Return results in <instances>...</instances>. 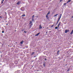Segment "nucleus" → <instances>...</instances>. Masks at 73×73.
I'll return each mask as SVG.
<instances>
[{"instance_id":"c9c22d12","label":"nucleus","mask_w":73,"mask_h":73,"mask_svg":"<svg viewBox=\"0 0 73 73\" xmlns=\"http://www.w3.org/2000/svg\"><path fill=\"white\" fill-rule=\"evenodd\" d=\"M24 31V30H22V31Z\"/></svg>"},{"instance_id":"0eeeda50","label":"nucleus","mask_w":73,"mask_h":73,"mask_svg":"<svg viewBox=\"0 0 73 73\" xmlns=\"http://www.w3.org/2000/svg\"><path fill=\"white\" fill-rule=\"evenodd\" d=\"M57 15H58V14H56L55 15H54V17H57Z\"/></svg>"},{"instance_id":"79ce46f5","label":"nucleus","mask_w":73,"mask_h":73,"mask_svg":"<svg viewBox=\"0 0 73 73\" xmlns=\"http://www.w3.org/2000/svg\"><path fill=\"white\" fill-rule=\"evenodd\" d=\"M16 43H17V42H16Z\"/></svg>"},{"instance_id":"dca6fc26","label":"nucleus","mask_w":73,"mask_h":73,"mask_svg":"<svg viewBox=\"0 0 73 73\" xmlns=\"http://www.w3.org/2000/svg\"><path fill=\"white\" fill-rule=\"evenodd\" d=\"M66 4H68L67 3H66L64 4V5H66Z\"/></svg>"},{"instance_id":"a878e982","label":"nucleus","mask_w":73,"mask_h":73,"mask_svg":"<svg viewBox=\"0 0 73 73\" xmlns=\"http://www.w3.org/2000/svg\"><path fill=\"white\" fill-rule=\"evenodd\" d=\"M24 33H27V32L25 31H24Z\"/></svg>"},{"instance_id":"393cba45","label":"nucleus","mask_w":73,"mask_h":73,"mask_svg":"<svg viewBox=\"0 0 73 73\" xmlns=\"http://www.w3.org/2000/svg\"><path fill=\"white\" fill-rule=\"evenodd\" d=\"M62 16V14H60V17H61Z\"/></svg>"},{"instance_id":"4468645a","label":"nucleus","mask_w":73,"mask_h":73,"mask_svg":"<svg viewBox=\"0 0 73 73\" xmlns=\"http://www.w3.org/2000/svg\"><path fill=\"white\" fill-rule=\"evenodd\" d=\"M59 22V20H58L57 22L56 25H57V24H58Z\"/></svg>"},{"instance_id":"58836bf2","label":"nucleus","mask_w":73,"mask_h":73,"mask_svg":"<svg viewBox=\"0 0 73 73\" xmlns=\"http://www.w3.org/2000/svg\"><path fill=\"white\" fill-rule=\"evenodd\" d=\"M67 65L66 64V66Z\"/></svg>"},{"instance_id":"cd10ccee","label":"nucleus","mask_w":73,"mask_h":73,"mask_svg":"<svg viewBox=\"0 0 73 73\" xmlns=\"http://www.w3.org/2000/svg\"><path fill=\"white\" fill-rule=\"evenodd\" d=\"M33 17H35V15H33V17H32V18H33Z\"/></svg>"},{"instance_id":"9d476101","label":"nucleus","mask_w":73,"mask_h":73,"mask_svg":"<svg viewBox=\"0 0 73 73\" xmlns=\"http://www.w3.org/2000/svg\"><path fill=\"white\" fill-rule=\"evenodd\" d=\"M59 52H60V51L59 50H58L57 53L58 54H59Z\"/></svg>"},{"instance_id":"4be33fe9","label":"nucleus","mask_w":73,"mask_h":73,"mask_svg":"<svg viewBox=\"0 0 73 73\" xmlns=\"http://www.w3.org/2000/svg\"><path fill=\"white\" fill-rule=\"evenodd\" d=\"M22 16H25V15H23Z\"/></svg>"},{"instance_id":"9b49d317","label":"nucleus","mask_w":73,"mask_h":73,"mask_svg":"<svg viewBox=\"0 0 73 73\" xmlns=\"http://www.w3.org/2000/svg\"><path fill=\"white\" fill-rule=\"evenodd\" d=\"M70 70V68H68V70H67V72H69V71Z\"/></svg>"},{"instance_id":"b1692460","label":"nucleus","mask_w":73,"mask_h":73,"mask_svg":"<svg viewBox=\"0 0 73 73\" xmlns=\"http://www.w3.org/2000/svg\"><path fill=\"white\" fill-rule=\"evenodd\" d=\"M60 20V18H58V20H59V21Z\"/></svg>"},{"instance_id":"7c9ffc66","label":"nucleus","mask_w":73,"mask_h":73,"mask_svg":"<svg viewBox=\"0 0 73 73\" xmlns=\"http://www.w3.org/2000/svg\"><path fill=\"white\" fill-rule=\"evenodd\" d=\"M0 18H2V17L0 16Z\"/></svg>"},{"instance_id":"f704fd0d","label":"nucleus","mask_w":73,"mask_h":73,"mask_svg":"<svg viewBox=\"0 0 73 73\" xmlns=\"http://www.w3.org/2000/svg\"><path fill=\"white\" fill-rule=\"evenodd\" d=\"M45 60L46 61V58L45 59Z\"/></svg>"},{"instance_id":"a211bd4d","label":"nucleus","mask_w":73,"mask_h":73,"mask_svg":"<svg viewBox=\"0 0 73 73\" xmlns=\"http://www.w3.org/2000/svg\"><path fill=\"white\" fill-rule=\"evenodd\" d=\"M57 28H58V27H55V29H57Z\"/></svg>"},{"instance_id":"e433bc0d","label":"nucleus","mask_w":73,"mask_h":73,"mask_svg":"<svg viewBox=\"0 0 73 73\" xmlns=\"http://www.w3.org/2000/svg\"><path fill=\"white\" fill-rule=\"evenodd\" d=\"M7 25H8V24H6Z\"/></svg>"},{"instance_id":"7ed1b4c3","label":"nucleus","mask_w":73,"mask_h":73,"mask_svg":"<svg viewBox=\"0 0 73 73\" xmlns=\"http://www.w3.org/2000/svg\"><path fill=\"white\" fill-rule=\"evenodd\" d=\"M21 3V2H18L17 3V4H18V5L20 4Z\"/></svg>"},{"instance_id":"ddd939ff","label":"nucleus","mask_w":73,"mask_h":73,"mask_svg":"<svg viewBox=\"0 0 73 73\" xmlns=\"http://www.w3.org/2000/svg\"><path fill=\"white\" fill-rule=\"evenodd\" d=\"M48 17V14H47L46 16V17Z\"/></svg>"},{"instance_id":"c03bdc74","label":"nucleus","mask_w":73,"mask_h":73,"mask_svg":"<svg viewBox=\"0 0 73 73\" xmlns=\"http://www.w3.org/2000/svg\"><path fill=\"white\" fill-rule=\"evenodd\" d=\"M8 46H9V45H8Z\"/></svg>"},{"instance_id":"f8f14e48","label":"nucleus","mask_w":73,"mask_h":73,"mask_svg":"<svg viewBox=\"0 0 73 73\" xmlns=\"http://www.w3.org/2000/svg\"><path fill=\"white\" fill-rule=\"evenodd\" d=\"M45 65H46L44 63L43 64V66H44V67H45Z\"/></svg>"},{"instance_id":"6ab92c4d","label":"nucleus","mask_w":73,"mask_h":73,"mask_svg":"<svg viewBox=\"0 0 73 73\" xmlns=\"http://www.w3.org/2000/svg\"><path fill=\"white\" fill-rule=\"evenodd\" d=\"M30 23L29 24H32V21H30Z\"/></svg>"},{"instance_id":"2eb2a0df","label":"nucleus","mask_w":73,"mask_h":73,"mask_svg":"<svg viewBox=\"0 0 73 73\" xmlns=\"http://www.w3.org/2000/svg\"><path fill=\"white\" fill-rule=\"evenodd\" d=\"M33 54H35V52H33L32 53L31 55H33Z\"/></svg>"},{"instance_id":"5701e85b","label":"nucleus","mask_w":73,"mask_h":73,"mask_svg":"<svg viewBox=\"0 0 73 73\" xmlns=\"http://www.w3.org/2000/svg\"><path fill=\"white\" fill-rule=\"evenodd\" d=\"M32 21H34V19H32Z\"/></svg>"},{"instance_id":"423d86ee","label":"nucleus","mask_w":73,"mask_h":73,"mask_svg":"<svg viewBox=\"0 0 73 73\" xmlns=\"http://www.w3.org/2000/svg\"><path fill=\"white\" fill-rule=\"evenodd\" d=\"M73 33V29L70 33V35H72Z\"/></svg>"},{"instance_id":"f257e3e1","label":"nucleus","mask_w":73,"mask_h":73,"mask_svg":"<svg viewBox=\"0 0 73 73\" xmlns=\"http://www.w3.org/2000/svg\"><path fill=\"white\" fill-rule=\"evenodd\" d=\"M69 32V30H65V33H67V32Z\"/></svg>"},{"instance_id":"6e6552de","label":"nucleus","mask_w":73,"mask_h":73,"mask_svg":"<svg viewBox=\"0 0 73 73\" xmlns=\"http://www.w3.org/2000/svg\"><path fill=\"white\" fill-rule=\"evenodd\" d=\"M23 42H24V41H22V42H20V44H23Z\"/></svg>"},{"instance_id":"473e14b6","label":"nucleus","mask_w":73,"mask_h":73,"mask_svg":"<svg viewBox=\"0 0 73 73\" xmlns=\"http://www.w3.org/2000/svg\"><path fill=\"white\" fill-rule=\"evenodd\" d=\"M2 4H3V1L2 2V3H1Z\"/></svg>"},{"instance_id":"72a5a7b5","label":"nucleus","mask_w":73,"mask_h":73,"mask_svg":"<svg viewBox=\"0 0 73 73\" xmlns=\"http://www.w3.org/2000/svg\"><path fill=\"white\" fill-rule=\"evenodd\" d=\"M72 18H73V16L72 17Z\"/></svg>"},{"instance_id":"37998d69","label":"nucleus","mask_w":73,"mask_h":73,"mask_svg":"<svg viewBox=\"0 0 73 73\" xmlns=\"http://www.w3.org/2000/svg\"><path fill=\"white\" fill-rule=\"evenodd\" d=\"M22 8H21V9H22Z\"/></svg>"},{"instance_id":"aec40b11","label":"nucleus","mask_w":73,"mask_h":73,"mask_svg":"<svg viewBox=\"0 0 73 73\" xmlns=\"http://www.w3.org/2000/svg\"><path fill=\"white\" fill-rule=\"evenodd\" d=\"M46 18H47V19H48V20H49V17H46Z\"/></svg>"},{"instance_id":"39448f33","label":"nucleus","mask_w":73,"mask_h":73,"mask_svg":"<svg viewBox=\"0 0 73 73\" xmlns=\"http://www.w3.org/2000/svg\"><path fill=\"white\" fill-rule=\"evenodd\" d=\"M70 1H71V0H68V2L66 3H70Z\"/></svg>"},{"instance_id":"20e7f679","label":"nucleus","mask_w":73,"mask_h":73,"mask_svg":"<svg viewBox=\"0 0 73 73\" xmlns=\"http://www.w3.org/2000/svg\"><path fill=\"white\" fill-rule=\"evenodd\" d=\"M40 33H38L37 34H36L35 35V36H38V35H39V34H40Z\"/></svg>"},{"instance_id":"2f4dec72","label":"nucleus","mask_w":73,"mask_h":73,"mask_svg":"<svg viewBox=\"0 0 73 73\" xmlns=\"http://www.w3.org/2000/svg\"><path fill=\"white\" fill-rule=\"evenodd\" d=\"M4 1V0H2V2Z\"/></svg>"},{"instance_id":"bb28decb","label":"nucleus","mask_w":73,"mask_h":73,"mask_svg":"<svg viewBox=\"0 0 73 73\" xmlns=\"http://www.w3.org/2000/svg\"><path fill=\"white\" fill-rule=\"evenodd\" d=\"M62 0H60V2H61V1H62Z\"/></svg>"},{"instance_id":"f3484780","label":"nucleus","mask_w":73,"mask_h":73,"mask_svg":"<svg viewBox=\"0 0 73 73\" xmlns=\"http://www.w3.org/2000/svg\"><path fill=\"white\" fill-rule=\"evenodd\" d=\"M50 14V12L49 11L47 14V15H49Z\"/></svg>"},{"instance_id":"1a4fd4ad","label":"nucleus","mask_w":73,"mask_h":73,"mask_svg":"<svg viewBox=\"0 0 73 73\" xmlns=\"http://www.w3.org/2000/svg\"><path fill=\"white\" fill-rule=\"evenodd\" d=\"M39 29H41V28H42V27L41 26V25H39Z\"/></svg>"},{"instance_id":"f03ea898","label":"nucleus","mask_w":73,"mask_h":73,"mask_svg":"<svg viewBox=\"0 0 73 73\" xmlns=\"http://www.w3.org/2000/svg\"><path fill=\"white\" fill-rule=\"evenodd\" d=\"M60 24H61V22H60L59 23H58V28L59 27V25H60Z\"/></svg>"},{"instance_id":"412c9836","label":"nucleus","mask_w":73,"mask_h":73,"mask_svg":"<svg viewBox=\"0 0 73 73\" xmlns=\"http://www.w3.org/2000/svg\"><path fill=\"white\" fill-rule=\"evenodd\" d=\"M53 26H54V25H52V26L51 27V28H52V27H53Z\"/></svg>"},{"instance_id":"ea45409f","label":"nucleus","mask_w":73,"mask_h":73,"mask_svg":"<svg viewBox=\"0 0 73 73\" xmlns=\"http://www.w3.org/2000/svg\"><path fill=\"white\" fill-rule=\"evenodd\" d=\"M5 14H6V15H7V13H5Z\"/></svg>"},{"instance_id":"4c0bfd02","label":"nucleus","mask_w":73,"mask_h":73,"mask_svg":"<svg viewBox=\"0 0 73 73\" xmlns=\"http://www.w3.org/2000/svg\"><path fill=\"white\" fill-rule=\"evenodd\" d=\"M46 28L47 29H48V27H47Z\"/></svg>"},{"instance_id":"a19ab883","label":"nucleus","mask_w":73,"mask_h":73,"mask_svg":"<svg viewBox=\"0 0 73 73\" xmlns=\"http://www.w3.org/2000/svg\"><path fill=\"white\" fill-rule=\"evenodd\" d=\"M64 61H65V59H64Z\"/></svg>"},{"instance_id":"c85d7f7f","label":"nucleus","mask_w":73,"mask_h":73,"mask_svg":"<svg viewBox=\"0 0 73 73\" xmlns=\"http://www.w3.org/2000/svg\"><path fill=\"white\" fill-rule=\"evenodd\" d=\"M61 17H60V16H59V18H60V19L61 18Z\"/></svg>"},{"instance_id":"c756f323","label":"nucleus","mask_w":73,"mask_h":73,"mask_svg":"<svg viewBox=\"0 0 73 73\" xmlns=\"http://www.w3.org/2000/svg\"><path fill=\"white\" fill-rule=\"evenodd\" d=\"M4 31H3L2 32V33H4Z\"/></svg>"}]
</instances>
